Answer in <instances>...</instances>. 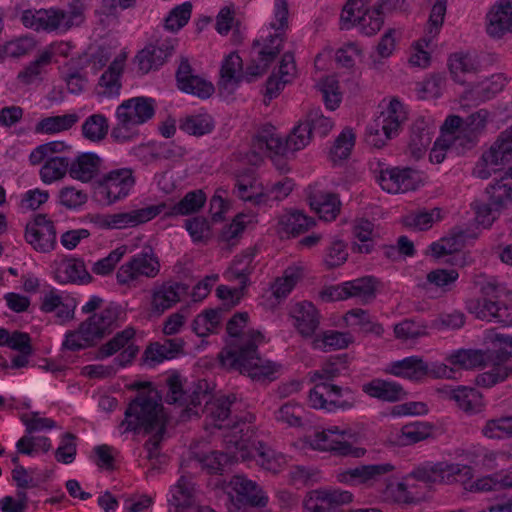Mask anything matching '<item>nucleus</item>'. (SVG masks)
Here are the masks:
<instances>
[{"label":"nucleus","mask_w":512,"mask_h":512,"mask_svg":"<svg viewBox=\"0 0 512 512\" xmlns=\"http://www.w3.org/2000/svg\"><path fill=\"white\" fill-rule=\"evenodd\" d=\"M248 317V313L239 312L228 321L227 332L231 339L220 352L219 360L224 368L247 374L252 379L268 378L275 372V364L258 353V345L264 342V336L257 330L241 333Z\"/></svg>","instance_id":"f257e3e1"},{"label":"nucleus","mask_w":512,"mask_h":512,"mask_svg":"<svg viewBox=\"0 0 512 512\" xmlns=\"http://www.w3.org/2000/svg\"><path fill=\"white\" fill-rule=\"evenodd\" d=\"M161 401L162 397L155 389L139 392L129 403L122 422V425H126V431L143 430L144 433L151 434L145 443L149 459L158 456L159 446L166 431L167 417Z\"/></svg>","instance_id":"f03ea898"},{"label":"nucleus","mask_w":512,"mask_h":512,"mask_svg":"<svg viewBox=\"0 0 512 512\" xmlns=\"http://www.w3.org/2000/svg\"><path fill=\"white\" fill-rule=\"evenodd\" d=\"M167 384L169 387L166 395L167 403L185 405V412L192 414L193 408H196L202 401H205L203 412L211 419L214 426L222 428L231 425V407L236 400L234 395L211 398L208 393L209 384L205 379L198 380L189 390L183 389L178 375L170 376L167 379ZM194 414L197 415L198 412L195 411Z\"/></svg>","instance_id":"7ed1b4c3"},{"label":"nucleus","mask_w":512,"mask_h":512,"mask_svg":"<svg viewBox=\"0 0 512 512\" xmlns=\"http://www.w3.org/2000/svg\"><path fill=\"white\" fill-rule=\"evenodd\" d=\"M311 138L309 127L304 122L294 127L285 140L277 134L273 125L266 124L254 136L252 148L255 152L267 153L273 159L277 169L285 171L287 168L283 157L287 158L289 154L303 149L309 144Z\"/></svg>","instance_id":"20e7f679"},{"label":"nucleus","mask_w":512,"mask_h":512,"mask_svg":"<svg viewBox=\"0 0 512 512\" xmlns=\"http://www.w3.org/2000/svg\"><path fill=\"white\" fill-rule=\"evenodd\" d=\"M121 312L120 306L111 303L101 312L94 313L83 321L77 330L67 332L63 347L78 351L94 346L112 332Z\"/></svg>","instance_id":"39448f33"},{"label":"nucleus","mask_w":512,"mask_h":512,"mask_svg":"<svg viewBox=\"0 0 512 512\" xmlns=\"http://www.w3.org/2000/svg\"><path fill=\"white\" fill-rule=\"evenodd\" d=\"M155 114V100L147 97H133L123 101L116 109L117 125L113 127L111 136L120 141L128 139L123 130L142 125L152 119Z\"/></svg>","instance_id":"423d86ee"},{"label":"nucleus","mask_w":512,"mask_h":512,"mask_svg":"<svg viewBox=\"0 0 512 512\" xmlns=\"http://www.w3.org/2000/svg\"><path fill=\"white\" fill-rule=\"evenodd\" d=\"M490 203H475L476 218L484 226H490L498 212L512 204V166L486 188Z\"/></svg>","instance_id":"0eeeda50"},{"label":"nucleus","mask_w":512,"mask_h":512,"mask_svg":"<svg viewBox=\"0 0 512 512\" xmlns=\"http://www.w3.org/2000/svg\"><path fill=\"white\" fill-rule=\"evenodd\" d=\"M488 339L493 343L495 350L488 353L490 359L494 361L492 368L479 374L476 377V383L482 387H492L503 382L512 373V367L503 365L504 362L512 357V336L490 331Z\"/></svg>","instance_id":"6e6552de"},{"label":"nucleus","mask_w":512,"mask_h":512,"mask_svg":"<svg viewBox=\"0 0 512 512\" xmlns=\"http://www.w3.org/2000/svg\"><path fill=\"white\" fill-rule=\"evenodd\" d=\"M161 265L158 255L150 245H145L129 261L124 263L116 273L120 285L136 287L140 277L153 279L160 273Z\"/></svg>","instance_id":"1a4fd4ad"},{"label":"nucleus","mask_w":512,"mask_h":512,"mask_svg":"<svg viewBox=\"0 0 512 512\" xmlns=\"http://www.w3.org/2000/svg\"><path fill=\"white\" fill-rule=\"evenodd\" d=\"M386 3L388 0H381L373 9H369L363 0H349L341 13L342 29L358 25L364 35L376 34L384 22L382 9Z\"/></svg>","instance_id":"9d476101"},{"label":"nucleus","mask_w":512,"mask_h":512,"mask_svg":"<svg viewBox=\"0 0 512 512\" xmlns=\"http://www.w3.org/2000/svg\"><path fill=\"white\" fill-rule=\"evenodd\" d=\"M406 120L407 114L403 104L397 99H392L387 108L369 126L367 142L376 148H382L387 140L398 134Z\"/></svg>","instance_id":"9b49d317"},{"label":"nucleus","mask_w":512,"mask_h":512,"mask_svg":"<svg viewBox=\"0 0 512 512\" xmlns=\"http://www.w3.org/2000/svg\"><path fill=\"white\" fill-rule=\"evenodd\" d=\"M410 477L425 483H465L473 478V469L470 466L458 463L428 462L416 467L410 473Z\"/></svg>","instance_id":"f8f14e48"},{"label":"nucleus","mask_w":512,"mask_h":512,"mask_svg":"<svg viewBox=\"0 0 512 512\" xmlns=\"http://www.w3.org/2000/svg\"><path fill=\"white\" fill-rule=\"evenodd\" d=\"M499 287L495 284L488 283L482 287L483 299L470 300L467 307L470 312L474 313L477 318L487 321H496L504 325L512 323V316L509 308L493 298H498Z\"/></svg>","instance_id":"ddd939ff"},{"label":"nucleus","mask_w":512,"mask_h":512,"mask_svg":"<svg viewBox=\"0 0 512 512\" xmlns=\"http://www.w3.org/2000/svg\"><path fill=\"white\" fill-rule=\"evenodd\" d=\"M345 434L344 431H339L337 427L316 431L313 435L308 436L307 442L315 450L329 451L341 456L353 455L354 457H360L363 452L361 449L353 448L345 440Z\"/></svg>","instance_id":"4468645a"},{"label":"nucleus","mask_w":512,"mask_h":512,"mask_svg":"<svg viewBox=\"0 0 512 512\" xmlns=\"http://www.w3.org/2000/svg\"><path fill=\"white\" fill-rule=\"evenodd\" d=\"M352 500L349 491L318 489L310 492L303 506L306 512H345L340 507Z\"/></svg>","instance_id":"2eb2a0df"},{"label":"nucleus","mask_w":512,"mask_h":512,"mask_svg":"<svg viewBox=\"0 0 512 512\" xmlns=\"http://www.w3.org/2000/svg\"><path fill=\"white\" fill-rule=\"evenodd\" d=\"M175 48V39H157L155 43L146 45L135 56V63L142 74L157 70L170 57Z\"/></svg>","instance_id":"dca6fc26"},{"label":"nucleus","mask_w":512,"mask_h":512,"mask_svg":"<svg viewBox=\"0 0 512 512\" xmlns=\"http://www.w3.org/2000/svg\"><path fill=\"white\" fill-rule=\"evenodd\" d=\"M135 335V330L132 327H128L121 332H118L111 340L100 346L97 351L96 358L104 359L110 357L125 348L114 361L119 366H126L131 363L139 352L137 346L129 344Z\"/></svg>","instance_id":"f3484780"},{"label":"nucleus","mask_w":512,"mask_h":512,"mask_svg":"<svg viewBox=\"0 0 512 512\" xmlns=\"http://www.w3.org/2000/svg\"><path fill=\"white\" fill-rule=\"evenodd\" d=\"M26 241L40 252H49L56 245V230L46 215L38 214L34 220L26 225Z\"/></svg>","instance_id":"a211bd4d"},{"label":"nucleus","mask_w":512,"mask_h":512,"mask_svg":"<svg viewBox=\"0 0 512 512\" xmlns=\"http://www.w3.org/2000/svg\"><path fill=\"white\" fill-rule=\"evenodd\" d=\"M195 485L192 477L182 475L171 488V498L168 500L173 510L171 512H215L207 506L195 505Z\"/></svg>","instance_id":"6ab92c4d"},{"label":"nucleus","mask_w":512,"mask_h":512,"mask_svg":"<svg viewBox=\"0 0 512 512\" xmlns=\"http://www.w3.org/2000/svg\"><path fill=\"white\" fill-rule=\"evenodd\" d=\"M134 184L135 178L131 168L111 170L104 174L99 181V185L106 190L109 203L125 198Z\"/></svg>","instance_id":"aec40b11"},{"label":"nucleus","mask_w":512,"mask_h":512,"mask_svg":"<svg viewBox=\"0 0 512 512\" xmlns=\"http://www.w3.org/2000/svg\"><path fill=\"white\" fill-rule=\"evenodd\" d=\"M378 180L383 190L389 193H403L415 190L420 182V176L411 168L395 167L381 171Z\"/></svg>","instance_id":"412c9836"},{"label":"nucleus","mask_w":512,"mask_h":512,"mask_svg":"<svg viewBox=\"0 0 512 512\" xmlns=\"http://www.w3.org/2000/svg\"><path fill=\"white\" fill-rule=\"evenodd\" d=\"M176 80L180 90L200 98H208L214 92L212 83L194 75L188 59L184 57L181 59L176 71Z\"/></svg>","instance_id":"4be33fe9"},{"label":"nucleus","mask_w":512,"mask_h":512,"mask_svg":"<svg viewBox=\"0 0 512 512\" xmlns=\"http://www.w3.org/2000/svg\"><path fill=\"white\" fill-rule=\"evenodd\" d=\"M393 469L394 466L390 463L362 465L341 472L338 474V481L350 485L373 483Z\"/></svg>","instance_id":"5701e85b"},{"label":"nucleus","mask_w":512,"mask_h":512,"mask_svg":"<svg viewBox=\"0 0 512 512\" xmlns=\"http://www.w3.org/2000/svg\"><path fill=\"white\" fill-rule=\"evenodd\" d=\"M229 486L235 492L237 500L243 504L254 507H264L268 503V497L261 487L244 475H234Z\"/></svg>","instance_id":"b1692460"},{"label":"nucleus","mask_w":512,"mask_h":512,"mask_svg":"<svg viewBox=\"0 0 512 512\" xmlns=\"http://www.w3.org/2000/svg\"><path fill=\"white\" fill-rule=\"evenodd\" d=\"M166 208L165 203L151 205L144 208L109 214L110 226L112 229H123L126 227H135L139 224L150 221Z\"/></svg>","instance_id":"393cba45"},{"label":"nucleus","mask_w":512,"mask_h":512,"mask_svg":"<svg viewBox=\"0 0 512 512\" xmlns=\"http://www.w3.org/2000/svg\"><path fill=\"white\" fill-rule=\"evenodd\" d=\"M512 158V125L501 132L497 140L491 147L482 154L481 160L487 166H491L493 171L498 170V166L505 165Z\"/></svg>","instance_id":"a878e982"},{"label":"nucleus","mask_w":512,"mask_h":512,"mask_svg":"<svg viewBox=\"0 0 512 512\" xmlns=\"http://www.w3.org/2000/svg\"><path fill=\"white\" fill-rule=\"evenodd\" d=\"M103 160L93 152L80 153L75 158H69L70 177L88 183L100 172Z\"/></svg>","instance_id":"bb28decb"},{"label":"nucleus","mask_w":512,"mask_h":512,"mask_svg":"<svg viewBox=\"0 0 512 512\" xmlns=\"http://www.w3.org/2000/svg\"><path fill=\"white\" fill-rule=\"evenodd\" d=\"M187 292V287L178 282H164L153 289L151 308L158 314L164 313L178 303L181 294Z\"/></svg>","instance_id":"cd10ccee"},{"label":"nucleus","mask_w":512,"mask_h":512,"mask_svg":"<svg viewBox=\"0 0 512 512\" xmlns=\"http://www.w3.org/2000/svg\"><path fill=\"white\" fill-rule=\"evenodd\" d=\"M282 42L283 39L278 33L268 37V42L258 51V63L248 66L244 73V78H246L248 82H250L253 77L260 76L266 72L269 65L281 52Z\"/></svg>","instance_id":"c85d7f7f"},{"label":"nucleus","mask_w":512,"mask_h":512,"mask_svg":"<svg viewBox=\"0 0 512 512\" xmlns=\"http://www.w3.org/2000/svg\"><path fill=\"white\" fill-rule=\"evenodd\" d=\"M487 33L494 38H501L512 32V0H499L488 14Z\"/></svg>","instance_id":"c756f323"},{"label":"nucleus","mask_w":512,"mask_h":512,"mask_svg":"<svg viewBox=\"0 0 512 512\" xmlns=\"http://www.w3.org/2000/svg\"><path fill=\"white\" fill-rule=\"evenodd\" d=\"M291 315L295 320V327L303 337H311L315 333L319 325V315L311 302L297 303Z\"/></svg>","instance_id":"7c9ffc66"},{"label":"nucleus","mask_w":512,"mask_h":512,"mask_svg":"<svg viewBox=\"0 0 512 512\" xmlns=\"http://www.w3.org/2000/svg\"><path fill=\"white\" fill-rule=\"evenodd\" d=\"M55 278L59 283L87 284L92 280L83 260L75 258L62 261L55 272Z\"/></svg>","instance_id":"2f4dec72"},{"label":"nucleus","mask_w":512,"mask_h":512,"mask_svg":"<svg viewBox=\"0 0 512 512\" xmlns=\"http://www.w3.org/2000/svg\"><path fill=\"white\" fill-rule=\"evenodd\" d=\"M363 391L371 397L387 402H396L406 396L400 384L381 379H375L364 384Z\"/></svg>","instance_id":"473e14b6"},{"label":"nucleus","mask_w":512,"mask_h":512,"mask_svg":"<svg viewBox=\"0 0 512 512\" xmlns=\"http://www.w3.org/2000/svg\"><path fill=\"white\" fill-rule=\"evenodd\" d=\"M206 195L202 190H193L176 204L167 206L162 211L166 217L187 216L197 213L205 204Z\"/></svg>","instance_id":"72a5a7b5"},{"label":"nucleus","mask_w":512,"mask_h":512,"mask_svg":"<svg viewBox=\"0 0 512 512\" xmlns=\"http://www.w3.org/2000/svg\"><path fill=\"white\" fill-rule=\"evenodd\" d=\"M220 74V88L232 91L244 78L243 61L241 57L235 52L230 53L223 61Z\"/></svg>","instance_id":"f704fd0d"},{"label":"nucleus","mask_w":512,"mask_h":512,"mask_svg":"<svg viewBox=\"0 0 512 512\" xmlns=\"http://www.w3.org/2000/svg\"><path fill=\"white\" fill-rule=\"evenodd\" d=\"M311 208L321 219L331 221L340 211V200L336 194L317 192L308 198Z\"/></svg>","instance_id":"c9c22d12"},{"label":"nucleus","mask_w":512,"mask_h":512,"mask_svg":"<svg viewBox=\"0 0 512 512\" xmlns=\"http://www.w3.org/2000/svg\"><path fill=\"white\" fill-rule=\"evenodd\" d=\"M252 457L263 469L273 474L280 472L287 463L286 457L282 453L276 452L261 441L254 444Z\"/></svg>","instance_id":"e433bc0d"},{"label":"nucleus","mask_w":512,"mask_h":512,"mask_svg":"<svg viewBox=\"0 0 512 512\" xmlns=\"http://www.w3.org/2000/svg\"><path fill=\"white\" fill-rule=\"evenodd\" d=\"M448 67L453 79L460 84H464L463 76L468 73H476L479 62L476 56L469 52H456L449 57Z\"/></svg>","instance_id":"4c0bfd02"},{"label":"nucleus","mask_w":512,"mask_h":512,"mask_svg":"<svg viewBox=\"0 0 512 512\" xmlns=\"http://www.w3.org/2000/svg\"><path fill=\"white\" fill-rule=\"evenodd\" d=\"M391 373L409 380H420L428 374V365L422 358L411 356L393 362L391 365Z\"/></svg>","instance_id":"58836bf2"},{"label":"nucleus","mask_w":512,"mask_h":512,"mask_svg":"<svg viewBox=\"0 0 512 512\" xmlns=\"http://www.w3.org/2000/svg\"><path fill=\"white\" fill-rule=\"evenodd\" d=\"M424 118H418L411 126L409 149L415 158H420L432 141V131Z\"/></svg>","instance_id":"ea45409f"},{"label":"nucleus","mask_w":512,"mask_h":512,"mask_svg":"<svg viewBox=\"0 0 512 512\" xmlns=\"http://www.w3.org/2000/svg\"><path fill=\"white\" fill-rule=\"evenodd\" d=\"M378 281L373 276H365L344 282L348 289L349 298H355L363 304L370 303L376 298V285Z\"/></svg>","instance_id":"a19ab883"},{"label":"nucleus","mask_w":512,"mask_h":512,"mask_svg":"<svg viewBox=\"0 0 512 512\" xmlns=\"http://www.w3.org/2000/svg\"><path fill=\"white\" fill-rule=\"evenodd\" d=\"M124 68V58L114 59L107 70L101 75L99 79V87L103 90L99 94L104 96L118 95L121 82L120 77Z\"/></svg>","instance_id":"79ce46f5"},{"label":"nucleus","mask_w":512,"mask_h":512,"mask_svg":"<svg viewBox=\"0 0 512 512\" xmlns=\"http://www.w3.org/2000/svg\"><path fill=\"white\" fill-rule=\"evenodd\" d=\"M432 426L428 422H413L404 425L396 433L394 443L407 446L420 442L431 435Z\"/></svg>","instance_id":"37998d69"},{"label":"nucleus","mask_w":512,"mask_h":512,"mask_svg":"<svg viewBox=\"0 0 512 512\" xmlns=\"http://www.w3.org/2000/svg\"><path fill=\"white\" fill-rule=\"evenodd\" d=\"M66 174L70 175L69 158L62 155L49 157L40 169L41 180L46 184L58 181Z\"/></svg>","instance_id":"c03bdc74"},{"label":"nucleus","mask_w":512,"mask_h":512,"mask_svg":"<svg viewBox=\"0 0 512 512\" xmlns=\"http://www.w3.org/2000/svg\"><path fill=\"white\" fill-rule=\"evenodd\" d=\"M79 121L76 113L50 116L40 120L35 126L36 133L53 134L69 130Z\"/></svg>","instance_id":"a18cd8bd"},{"label":"nucleus","mask_w":512,"mask_h":512,"mask_svg":"<svg viewBox=\"0 0 512 512\" xmlns=\"http://www.w3.org/2000/svg\"><path fill=\"white\" fill-rule=\"evenodd\" d=\"M325 393H327L325 382L317 383L309 393V403L311 407L315 409H325L329 412L337 409H349L352 407V403L349 401L325 398Z\"/></svg>","instance_id":"49530a36"},{"label":"nucleus","mask_w":512,"mask_h":512,"mask_svg":"<svg viewBox=\"0 0 512 512\" xmlns=\"http://www.w3.org/2000/svg\"><path fill=\"white\" fill-rule=\"evenodd\" d=\"M487 117L488 111L480 109L463 119V129L459 134L466 139V143L470 146L475 144L478 134L486 127Z\"/></svg>","instance_id":"de8ad7c7"},{"label":"nucleus","mask_w":512,"mask_h":512,"mask_svg":"<svg viewBox=\"0 0 512 512\" xmlns=\"http://www.w3.org/2000/svg\"><path fill=\"white\" fill-rule=\"evenodd\" d=\"M488 359H490V356L487 352L472 349L458 350L449 356V361L451 364L464 369H474L484 366Z\"/></svg>","instance_id":"09e8293b"},{"label":"nucleus","mask_w":512,"mask_h":512,"mask_svg":"<svg viewBox=\"0 0 512 512\" xmlns=\"http://www.w3.org/2000/svg\"><path fill=\"white\" fill-rule=\"evenodd\" d=\"M344 319L348 325L358 326L364 332L381 335L384 331L382 325L377 323L368 311L360 308L349 310Z\"/></svg>","instance_id":"8fccbe9b"},{"label":"nucleus","mask_w":512,"mask_h":512,"mask_svg":"<svg viewBox=\"0 0 512 512\" xmlns=\"http://www.w3.org/2000/svg\"><path fill=\"white\" fill-rule=\"evenodd\" d=\"M184 342L181 339H167L163 344H151L145 351L147 358L155 362H162L164 359H171L178 354Z\"/></svg>","instance_id":"3c124183"},{"label":"nucleus","mask_w":512,"mask_h":512,"mask_svg":"<svg viewBox=\"0 0 512 512\" xmlns=\"http://www.w3.org/2000/svg\"><path fill=\"white\" fill-rule=\"evenodd\" d=\"M43 19L41 30L46 32L55 31L61 27L69 29L73 25L74 16L72 12L70 15L63 10L58 9H42Z\"/></svg>","instance_id":"603ef678"},{"label":"nucleus","mask_w":512,"mask_h":512,"mask_svg":"<svg viewBox=\"0 0 512 512\" xmlns=\"http://www.w3.org/2000/svg\"><path fill=\"white\" fill-rule=\"evenodd\" d=\"M108 129L107 118L102 114H93L83 123L82 134L92 142H100L106 137Z\"/></svg>","instance_id":"864d4df0"},{"label":"nucleus","mask_w":512,"mask_h":512,"mask_svg":"<svg viewBox=\"0 0 512 512\" xmlns=\"http://www.w3.org/2000/svg\"><path fill=\"white\" fill-rule=\"evenodd\" d=\"M355 144V134L351 128H345L336 138L330 150V158L333 162L348 158Z\"/></svg>","instance_id":"5fc2aeb1"},{"label":"nucleus","mask_w":512,"mask_h":512,"mask_svg":"<svg viewBox=\"0 0 512 512\" xmlns=\"http://www.w3.org/2000/svg\"><path fill=\"white\" fill-rule=\"evenodd\" d=\"M213 121L208 115H191L180 123V129L190 135L202 136L213 129Z\"/></svg>","instance_id":"6e6d98bb"},{"label":"nucleus","mask_w":512,"mask_h":512,"mask_svg":"<svg viewBox=\"0 0 512 512\" xmlns=\"http://www.w3.org/2000/svg\"><path fill=\"white\" fill-rule=\"evenodd\" d=\"M253 260L252 254H245L240 257H235L232 265L227 271V276L230 280H239L241 283V290L245 288L248 282V276L251 274V263Z\"/></svg>","instance_id":"4d7b16f0"},{"label":"nucleus","mask_w":512,"mask_h":512,"mask_svg":"<svg viewBox=\"0 0 512 512\" xmlns=\"http://www.w3.org/2000/svg\"><path fill=\"white\" fill-rule=\"evenodd\" d=\"M450 397L466 412L474 411L480 404L479 392L474 388L458 387L451 391Z\"/></svg>","instance_id":"13d9d810"},{"label":"nucleus","mask_w":512,"mask_h":512,"mask_svg":"<svg viewBox=\"0 0 512 512\" xmlns=\"http://www.w3.org/2000/svg\"><path fill=\"white\" fill-rule=\"evenodd\" d=\"M303 122L309 127L311 135L315 133L320 137L326 136L333 127L331 119L325 117L320 108L311 109Z\"/></svg>","instance_id":"bf43d9fd"},{"label":"nucleus","mask_w":512,"mask_h":512,"mask_svg":"<svg viewBox=\"0 0 512 512\" xmlns=\"http://www.w3.org/2000/svg\"><path fill=\"white\" fill-rule=\"evenodd\" d=\"M234 457L238 458L227 453L213 451L199 459V462L209 474H223Z\"/></svg>","instance_id":"052dcab7"},{"label":"nucleus","mask_w":512,"mask_h":512,"mask_svg":"<svg viewBox=\"0 0 512 512\" xmlns=\"http://www.w3.org/2000/svg\"><path fill=\"white\" fill-rule=\"evenodd\" d=\"M299 277L297 270L292 268L286 269L283 276L277 278L272 285V293L274 297L278 300L286 298L296 285Z\"/></svg>","instance_id":"680f3d73"},{"label":"nucleus","mask_w":512,"mask_h":512,"mask_svg":"<svg viewBox=\"0 0 512 512\" xmlns=\"http://www.w3.org/2000/svg\"><path fill=\"white\" fill-rule=\"evenodd\" d=\"M427 325L412 319H405L394 327L396 338L401 340L416 339L426 335Z\"/></svg>","instance_id":"e2e57ef3"},{"label":"nucleus","mask_w":512,"mask_h":512,"mask_svg":"<svg viewBox=\"0 0 512 512\" xmlns=\"http://www.w3.org/2000/svg\"><path fill=\"white\" fill-rule=\"evenodd\" d=\"M192 5L185 2L171 10L165 19V27L170 31H178L184 27L191 17Z\"/></svg>","instance_id":"0e129e2a"},{"label":"nucleus","mask_w":512,"mask_h":512,"mask_svg":"<svg viewBox=\"0 0 512 512\" xmlns=\"http://www.w3.org/2000/svg\"><path fill=\"white\" fill-rule=\"evenodd\" d=\"M483 434L489 438H505L512 436V416L501 417L487 421L483 427Z\"/></svg>","instance_id":"69168bd1"},{"label":"nucleus","mask_w":512,"mask_h":512,"mask_svg":"<svg viewBox=\"0 0 512 512\" xmlns=\"http://www.w3.org/2000/svg\"><path fill=\"white\" fill-rule=\"evenodd\" d=\"M34 40L29 37H23L7 42L0 48V59L10 57L18 58L27 54L34 48Z\"/></svg>","instance_id":"338daca9"},{"label":"nucleus","mask_w":512,"mask_h":512,"mask_svg":"<svg viewBox=\"0 0 512 512\" xmlns=\"http://www.w3.org/2000/svg\"><path fill=\"white\" fill-rule=\"evenodd\" d=\"M304 409L294 403L283 404L276 412L275 418L277 421L286 423L291 427H300L302 425V414Z\"/></svg>","instance_id":"774afa93"}]
</instances>
